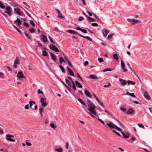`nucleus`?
Segmentation results:
<instances>
[{"label": "nucleus", "instance_id": "1", "mask_svg": "<svg viewBox=\"0 0 152 152\" xmlns=\"http://www.w3.org/2000/svg\"><path fill=\"white\" fill-rule=\"evenodd\" d=\"M87 102L88 103V107L89 108L87 109L89 111L88 113L94 117V116L91 113H93L94 115H96V112L95 110V106L93 102L91 101L89 99H87Z\"/></svg>", "mask_w": 152, "mask_h": 152}, {"label": "nucleus", "instance_id": "2", "mask_svg": "<svg viewBox=\"0 0 152 152\" xmlns=\"http://www.w3.org/2000/svg\"><path fill=\"white\" fill-rule=\"evenodd\" d=\"M5 9L6 10L4 11V12H2V15L5 17H7L6 14L5 13H7L8 15L11 16L12 14V9L11 7L10 6H6Z\"/></svg>", "mask_w": 152, "mask_h": 152}, {"label": "nucleus", "instance_id": "3", "mask_svg": "<svg viewBox=\"0 0 152 152\" xmlns=\"http://www.w3.org/2000/svg\"><path fill=\"white\" fill-rule=\"evenodd\" d=\"M107 125L110 129H115L119 131H121V129L120 128L118 127L115 124H113V123L110 121L109 123L107 124Z\"/></svg>", "mask_w": 152, "mask_h": 152}, {"label": "nucleus", "instance_id": "4", "mask_svg": "<svg viewBox=\"0 0 152 152\" xmlns=\"http://www.w3.org/2000/svg\"><path fill=\"white\" fill-rule=\"evenodd\" d=\"M49 47L50 49L53 50L55 52H57L58 53L59 52V50L58 48L54 45H50Z\"/></svg>", "mask_w": 152, "mask_h": 152}, {"label": "nucleus", "instance_id": "5", "mask_svg": "<svg viewBox=\"0 0 152 152\" xmlns=\"http://www.w3.org/2000/svg\"><path fill=\"white\" fill-rule=\"evenodd\" d=\"M17 77L18 79H20L21 78H25V77H24L23 74V72L22 71H20L19 72L17 75Z\"/></svg>", "mask_w": 152, "mask_h": 152}, {"label": "nucleus", "instance_id": "6", "mask_svg": "<svg viewBox=\"0 0 152 152\" xmlns=\"http://www.w3.org/2000/svg\"><path fill=\"white\" fill-rule=\"evenodd\" d=\"M16 58V59L15 60L14 64L13 65V67L15 68H16L17 67V64H19L20 62V60L18 58V57L17 56Z\"/></svg>", "mask_w": 152, "mask_h": 152}, {"label": "nucleus", "instance_id": "7", "mask_svg": "<svg viewBox=\"0 0 152 152\" xmlns=\"http://www.w3.org/2000/svg\"><path fill=\"white\" fill-rule=\"evenodd\" d=\"M121 65L122 70L124 72H125L127 71V70L125 68V65L122 60H121Z\"/></svg>", "mask_w": 152, "mask_h": 152}, {"label": "nucleus", "instance_id": "8", "mask_svg": "<svg viewBox=\"0 0 152 152\" xmlns=\"http://www.w3.org/2000/svg\"><path fill=\"white\" fill-rule=\"evenodd\" d=\"M6 139L10 142H15V140L11 137V135L9 134H7L6 136Z\"/></svg>", "mask_w": 152, "mask_h": 152}, {"label": "nucleus", "instance_id": "9", "mask_svg": "<svg viewBox=\"0 0 152 152\" xmlns=\"http://www.w3.org/2000/svg\"><path fill=\"white\" fill-rule=\"evenodd\" d=\"M119 81L120 82V83L121 84V85L122 86H125L127 84V82H126V81L124 80H123L122 79H119Z\"/></svg>", "mask_w": 152, "mask_h": 152}, {"label": "nucleus", "instance_id": "10", "mask_svg": "<svg viewBox=\"0 0 152 152\" xmlns=\"http://www.w3.org/2000/svg\"><path fill=\"white\" fill-rule=\"evenodd\" d=\"M130 22H132V24H134L137 23L138 22L140 21L139 20H136L135 19H129Z\"/></svg>", "mask_w": 152, "mask_h": 152}, {"label": "nucleus", "instance_id": "11", "mask_svg": "<svg viewBox=\"0 0 152 152\" xmlns=\"http://www.w3.org/2000/svg\"><path fill=\"white\" fill-rule=\"evenodd\" d=\"M50 54L51 57L52 59L55 62L57 60L56 56L53 53L51 52H50Z\"/></svg>", "mask_w": 152, "mask_h": 152}, {"label": "nucleus", "instance_id": "12", "mask_svg": "<svg viewBox=\"0 0 152 152\" xmlns=\"http://www.w3.org/2000/svg\"><path fill=\"white\" fill-rule=\"evenodd\" d=\"M144 96L145 98L147 100H150L151 99L150 96L148 92L145 91L144 93Z\"/></svg>", "mask_w": 152, "mask_h": 152}, {"label": "nucleus", "instance_id": "13", "mask_svg": "<svg viewBox=\"0 0 152 152\" xmlns=\"http://www.w3.org/2000/svg\"><path fill=\"white\" fill-rule=\"evenodd\" d=\"M85 94L86 96L90 98H91L92 96V95L90 94L89 92L87 90H85L84 91Z\"/></svg>", "mask_w": 152, "mask_h": 152}, {"label": "nucleus", "instance_id": "14", "mask_svg": "<svg viewBox=\"0 0 152 152\" xmlns=\"http://www.w3.org/2000/svg\"><path fill=\"white\" fill-rule=\"evenodd\" d=\"M67 31L68 33L72 34H77V35L78 34H79L77 32L72 30L69 29L67 30Z\"/></svg>", "mask_w": 152, "mask_h": 152}, {"label": "nucleus", "instance_id": "15", "mask_svg": "<svg viewBox=\"0 0 152 152\" xmlns=\"http://www.w3.org/2000/svg\"><path fill=\"white\" fill-rule=\"evenodd\" d=\"M67 70L69 72V74L72 76H74V73L73 72V71L70 69L69 67L67 66Z\"/></svg>", "mask_w": 152, "mask_h": 152}, {"label": "nucleus", "instance_id": "16", "mask_svg": "<svg viewBox=\"0 0 152 152\" xmlns=\"http://www.w3.org/2000/svg\"><path fill=\"white\" fill-rule=\"evenodd\" d=\"M14 11L17 13L19 15H22V12H20V9L18 8H14Z\"/></svg>", "mask_w": 152, "mask_h": 152}, {"label": "nucleus", "instance_id": "17", "mask_svg": "<svg viewBox=\"0 0 152 152\" xmlns=\"http://www.w3.org/2000/svg\"><path fill=\"white\" fill-rule=\"evenodd\" d=\"M42 41L44 42H46L48 41L47 37L46 36H45L44 34H43L42 36Z\"/></svg>", "mask_w": 152, "mask_h": 152}, {"label": "nucleus", "instance_id": "18", "mask_svg": "<svg viewBox=\"0 0 152 152\" xmlns=\"http://www.w3.org/2000/svg\"><path fill=\"white\" fill-rule=\"evenodd\" d=\"M76 29L77 30H79L80 31L83 32L86 34L87 33V31L84 29H82L79 27H77L76 28Z\"/></svg>", "mask_w": 152, "mask_h": 152}, {"label": "nucleus", "instance_id": "19", "mask_svg": "<svg viewBox=\"0 0 152 152\" xmlns=\"http://www.w3.org/2000/svg\"><path fill=\"white\" fill-rule=\"evenodd\" d=\"M89 77L92 79H98L99 77H97L96 74L91 75H90Z\"/></svg>", "mask_w": 152, "mask_h": 152}, {"label": "nucleus", "instance_id": "20", "mask_svg": "<svg viewBox=\"0 0 152 152\" xmlns=\"http://www.w3.org/2000/svg\"><path fill=\"white\" fill-rule=\"evenodd\" d=\"M78 35L80 37H82L84 38H86L88 40H89V41H92V39L89 37L88 36H83L82 35L80 34H78Z\"/></svg>", "mask_w": 152, "mask_h": 152}, {"label": "nucleus", "instance_id": "21", "mask_svg": "<svg viewBox=\"0 0 152 152\" xmlns=\"http://www.w3.org/2000/svg\"><path fill=\"white\" fill-rule=\"evenodd\" d=\"M64 58L67 61L68 63V64L70 66L72 67L73 65L72 64L71 62H70L69 60L67 57H66L65 56L64 57Z\"/></svg>", "mask_w": 152, "mask_h": 152}, {"label": "nucleus", "instance_id": "22", "mask_svg": "<svg viewBox=\"0 0 152 152\" xmlns=\"http://www.w3.org/2000/svg\"><path fill=\"white\" fill-rule=\"evenodd\" d=\"M134 112V110L131 108H129L126 112L127 114H132Z\"/></svg>", "mask_w": 152, "mask_h": 152}, {"label": "nucleus", "instance_id": "23", "mask_svg": "<svg viewBox=\"0 0 152 152\" xmlns=\"http://www.w3.org/2000/svg\"><path fill=\"white\" fill-rule=\"evenodd\" d=\"M103 35L105 37L107 36L109 32L107 29H104L103 30Z\"/></svg>", "mask_w": 152, "mask_h": 152}, {"label": "nucleus", "instance_id": "24", "mask_svg": "<svg viewBox=\"0 0 152 152\" xmlns=\"http://www.w3.org/2000/svg\"><path fill=\"white\" fill-rule=\"evenodd\" d=\"M18 22L17 26H19L20 25H21L22 24L21 20L18 18L16 20L14 21L15 22Z\"/></svg>", "mask_w": 152, "mask_h": 152}, {"label": "nucleus", "instance_id": "25", "mask_svg": "<svg viewBox=\"0 0 152 152\" xmlns=\"http://www.w3.org/2000/svg\"><path fill=\"white\" fill-rule=\"evenodd\" d=\"M75 84L77 87L79 88H82V86L80 83L78 81L75 82Z\"/></svg>", "mask_w": 152, "mask_h": 152}, {"label": "nucleus", "instance_id": "26", "mask_svg": "<svg viewBox=\"0 0 152 152\" xmlns=\"http://www.w3.org/2000/svg\"><path fill=\"white\" fill-rule=\"evenodd\" d=\"M64 57H61L59 59V63L62 64L63 62L64 63H66V62L65 61L64 59Z\"/></svg>", "mask_w": 152, "mask_h": 152}, {"label": "nucleus", "instance_id": "27", "mask_svg": "<svg viewBox=\"0 0 152 152\" xmlns=\"http://www.w3.org/2000/svg\"><path fill=\"white\" fill-rule=\"evenodd\" d=\"M126 94L129 95L131 96L133 98H135L136 97L135 96V95L134 93H130L129 92H126V94H124V95H126Z\"/></svg>", "mask_w": 152, "mask_h": 152}, {"label": "nucleus", "instance_id": "28", "mask_svg": "<svg viewBox=\"0 0 152 152\" xmlns=\"http://www.w3.org/2000/svg\"><path fill=\"white\" fill-rule=\"evenodd\" d=\"M87 20L89 22H95L96 21V20H95L93 18L90 17H88Z\"/></svg>", "mask_w": 152, "mask_h": 152}, {"label": "nucleus", "instance_id": "29", "mask_svg": "<svg viewBox=\"0 0 152 152\" xmlns=\"http://www.w3.org/2000/svg\"><path fill=\"white\" fill-rule=\"evenodd\" d=\"M39 110L40 114L41 115V116L42 117L43 115H42V113L44 111V109L42 107H41L39 108Z\"/></svg>", "mask_w": 152, "mask_h": 152}, {"label": "nucleus", "instance_id": "30", "mask_svg": "<svg viewBox=\"0 0 152 152\" xmlns=\"http://www.w3.org/2000/svg\"><path fill=\"white\" fill-rule=\"evenodd\" d=\"M113 58L116 59V60H118V55L117 54H114L113 55Z\"/></svg>", "mask_w": 152, "mask_h": 152}, {"label": "nucleus", "instance_id": "31", "mask_svg": "<svg viewBox=\"0 0 152 152\" xmlns=\"http://www.w3.org/2000/svg\"><path fill=\"white\" fill-rule=\"evenodd\" d=\"M65 81H66V83L70 87H71V84L70 83V81L69 80L67 79H66Z\"/></svg>", "mask_w": 152, "mask_h": 152}, {"label": "nucleus", "instance_id": "32", "mask_svg": "<svg viewBox=\"0 0 152 152\" xmlns=\"http://www.w3.org/2000/svg\"><path fill=\"white\" fill-rule=\"evenodd\" d=\"M59 67L60 68V69L62 70V72L63 73H65V69H64V67L61 65H59Z\"/></svg>", "mask_w": 152, "mask_h": 152}, {"label": "nucleus", "instance_id": "33", "mask_svg": "<svg viewBox=\"0 0 152 152\" xmlns=\"http://www.w3.org/2000/svg\"><path fill=\"white\" fill-rule=\"evenodd\" d=\"M0 7L2 9H4L5 8L4 5L1 1H0Z\"/></svg>", "mask_w": 152, "mask_h": 152}, {"label": "nucleus", "instance_id": "34", "mask_svg": "<svg viewBox=\"0 0 152 152\" xmlns=\"http://www.w3.org/2000/svg\"><path fill=\"white\" fill-rule=\"evenodd\" d=\"M127 82L128 83V85H129L130 84H131L132 85H134L135 84L134 82L131 80H128L127 81Z\"/></svg>", "mask_w": 152, "mask_h": 152}, {"label": "nucleus", "instance_id": "35", "mask_svg": "<svg viewBox=\"0 0 152 152\" xmlns=\"http://www.w3.org/2000/svg\"><path fill=\"white\" fill-rule=\"evenodd\" d=\"M78 101L82 104H83L84 105H86V104H85L83 101H82V100L80 98H79L78 99Z\"/></svg>", "mask_w": 152, "mask_h": 152}, {"label": "nucleus", "instance_id": "36", "mask_svg": "<svg viewBox=\"0 0 152 152\" xmlns=\"http://www.w3.org/2000/svg\"><path fill=\"white\" fill-rule=\"evenodd\" d=\"M54 150L58 152H61L63 151V149L61 148H60L58 149H55Z\"/></svg>", "mask_w": 152, "mask_h": 152}, {"label": "nucleus", "instance_id": "37", "mask_svg": "<svg viewBox=\"0 0 152 152\" xmlns=\"http://www.w3.org/2000/svg\"><path fill=\"white\" fill-rule=\"evenodd\" d=\"M121 134L123 135V136L124 137V138H128L129 137V136L128 135H126L125 133L123 132H122Z\"/></svg>", "mask_w": 152, "mask_h": 152}, {"label": "nucleus", "instance_id": "38", "mask_svg": "<svg viewBox=\"0 0 152 152\" xmlns=\"http://www.w3.org/2000/svg\"><path fill=\"white\" fill-rule=\"evenodd\" d=\"M96 100L103 107L104 106V104L99 100L98 98H96Z\"/></svg>", "mask_w": 152, "mask_h": 152}, {"label": "nucleus", "instance_id": "39", "mask_svg": "<svg viewBox=\"0 0 152 152\" xmlns=\"http://www.w3.org/2000/svg\"><path fill=\"white\" fill-rule=\"evenodd\" d=\"M24 34H25V36H26V37H27V38L28 39H31V37L30 35L29 34L27 33L26 32H24Z\"/></svg>", "mask_w": 152, "mask_h": 152}, {"label": "nucleus", "instance_id": "40", "mask_svg": "<svg viewBox=\"0 0 152 152\" xmlns=\"http://www.w3.org/2000/svg\"><path fill=\"white\" fill-rule=\"evenodd\" d=\"M29 104H30V107H31L33 105V104H35L36 103L35 102L33 101H31L29 102Z\"/></svg>", "mask_w": 152, "mask_h": 152}, {"label": "nucleus", "instance_id": "41", "mask_svg": "<svg viewBox=\"0 0 152 152\" xmlns=\"http://www.w3.org/2000/svg\"><path fill=\"white\" fill-rule=\"evenodd\" d=\"M42 54L43 56H46L48 55V53L46 51L43 50Z\"/></svg>", "mask_w": 152, "mask_h": 152}, {"label": "nucleus", "instance_id": "42", "mask_svg": "<svg viewBox=\"0 0 152 152\" xmlns=\"http://www.w3.org/2000/svg\"><path fill=\"white\" fill-rule=\"evenodd\" d=\"M13 26L19 33H20V34H21L22 33L20 31L16 26H15L14 25H13Z\"/></svg>", "mask_w": 152, "mask_h": 152}, {"label": "nucleus", "instance_id": "43", "mask_svg": "<svg viewBox=\"0 0 152 152\" xmlns=\"http://www.w3.org/2000/svg\"><path fill=\"white\" fill-rule=\"evenodd\" d=\"M42 103V106L43 107H45L47 105V104L46 102H44Z\"/></svg>", "mask_w": 152, "mask_h": 152}, {"label": "nucleus", "instance_id": "44", "mask_svg": "<svg viewBox=\"0 0 152 152\" xmlns=\"http://www.w3.org/2000/svg\"><path fill=\"white\" fill-rule=\"evenodd\" d=\"M120 109L121 110H122L123 112L126 113V110L125 108L123 107H121L120 108Z\"/></svg>", "mask_w": 152, "mask_h": 152}, {"label": "nucleus", "instance_id": "45", "mask_svg": "<svg viewBox=\"0 0 152 152\" xmlns=\"http://www.w3.org/2000/svg\"><path fill=\"white\" fill-rule=\"evenodd\" d=\"M98 60L100 62H102L104 61V59L103 58H98Z\"/></svg>", "mask_w": 152, "mask_h": 152}, {"label": "nucleus", "instance_id": "46", "mask_svg": "<svg viewBox=\"0 0 152 152\" xmlns=\"http://www.w3.org/2000/svg\"><path fill=\"white\" fill-rule=\"evenodd\" d=\"M113 70V69H111L110 68H107V69H104L103 70V71L105 72L107 71H111L112 70Z\"/></svg>", "mask_w": 152, "mask_h": 152}, {"label": "nucleus", "instance_id": "47", "mask_svg": "<svg viewBox=\"0 0 152 152\" xmlns=\"http://www.w3.org/2000/svg\"><path fill=\"white\" fill-rule=\"evenodd\" d=\"M30 23L34 27L35 26V23H34L33 21L32 20L30 21Z\"/></svg>", "mask_w": 152, "mask_h": 152}, {"label": "nucleus", "instance_id": "48", "mask_svg": "<svg viewBox=\"0 0 152 152\" xmlns=\"http://www.w3.org/2000/svg\"><path fill=\"white\" fill-rule=\"evenodd\" d=\"M29 31L31 33H34L35 31V29L33 28L29 29Z\"/></svg>", "mask_w": 152, "mask_h": 152}, {"label": "nucleus", "instance_id": "49", "mask_svg": "<svg viewBox=\"0 0 152 152\" xmlns=\"http://www.w3.org/2000/svg\"><path fill=\"white\" fill-rule=\"evenodd\" d=\"M17 4L15 2H12L11 3V6H13L14 7H16L17 6Z\"/></svg>", "mask_w": 152, "mask_h": 152}, {"label": "nucleus", "instance_id": "50", "mask_svg": "<svg viewBox=\"0 0 152 152\" xmlns=\"http://www.w3.org/2000/svg\"><path fill=\"white\" fill-rule=\"evenodd\" d=\"M91 25L93 26L97 27L98 26V24L96 23H94L91 24Z\"/></svg>", "mask_w": 152, "mask_h": 152}, {"label": "nucleus", "instance_id": "51", "mask_svg": "<svg viewBox=\"0 0 152 152\" xmlns=\"http://www.w3.org/2000/svg\"><path fill=\"white\" fill-rule=\"evenodd\" d=\"M138 126L140 127V128H142L143 129H145L144 126L142 124H138Z\"/></svg>", "mask_w": 152, "mask_h": 152}, {"label": "nucleus", "instance_id": "52", "mask_svg": "<svg viewBox=\"0 0 152 152\" xmlns=\"http://www.w3.org/2000/svg\"><path fill=\"white\" fill-rule=\"evenodd\" d=\"M77 77L79 78V79L80 80L81 82H83V79L78 74H77Z\"/></svg>", "mask_w": 152, "mask_h": 152}, {"label": "nucleus", "instance_id": "53", "mask_svg": "<svg viewBox=\"0 0 152 152\" xmlns=\"http://www.w3.org/2000/svg\"><path fill=\"white\" fill-rule=\"evenodd\" d=\"M25 142L26 144L28 146H31L32 145V144L30 142H27V140H26Z\"/></svg>", "mask_w": 152, "mask_h": 152}, {"label": "nucleus", "instance_id": "54", "mask_svg": "<svg viewBox=\"0 0 152 152\" xmlns=\"http://www.w3.org/2000/svg\"><path fill=\"white\" fill-rule=\"evenodd\" d=\"M97 119L101 123L103 124H105L104 122L103 121H102L101 119H100V118H98Z\"/></svg>", "mask_w": 152, "mask_h": 152}, {"label": "nucleus", "instance_id": "55", "mask_svg": "<svg viewBox=\"0 0 152 152\" xmlns=\"http://www.w3.org/2000/svg\"><path fill=\"white\" fill-rule=\"evenodd\" d=\"M50 126L52 128H54L56 127V126L54 125V124L52 123L50 124Z\"/></svg>", "mask_w": 152, "mask_h": 152}, {"label": "nucleus", "instance_id": "56", "mask_svg": "<svg viewBox=\"0 0 152 152\" xmlns=\"http://www.w3.org/2000/svg\"><path fill=\"white\" fill-rule=\"evenodd\" d=\"M84 18L83 17H82V16H80L78 19V21H81Z\"/></svg>", "mask_w": 152, "mask_h": 152}, {"label": "nucleus", "instance_id": "57", "mask_svg": "<svg viewBox=\"0 0 152 152\" xmlns=\"http://www.w3.org/2000/svg\"><path fill=\"white\" fill-rule=\"evenodd\" d=\"M0 77L2 78H4V74L2 72H0Z\"/></svg>", "mask_w": 152, "mask_h": 152}, {"label": "nucleus", "instance_id": "58", "mask_svg": "<svg viewBox=\"0 0 152 152\" xmlns=\"http://www.w3.org/2000/svg\"><path fill=\"white\" fill-rule=\"evenodd\" d=\"M112 131L114 133H115V134H117L119 136H121V135L120 134H119V133H118L117 132H116L115 130H112Z\"/></svg>", "mask_w": 152, "mask_h": 152}, {"label": "nucleus", "instance_id": "59", "mask_svg": "<svg viewBox=\"0 0 152 152\" xmlns=\"http://www.w3.org/2000/svg\"><path fill=\"white\" fill-rule=\"evenodd\" d=\"M38 94H43V93L42 91L40 89H39L38 90Z\"/></svg>", "mask_w": 152, "mask_h": 152}, {"label": "nucleus", "instance_id": "60", "mask_svg": "<svg viewBox=\"0 0 152 152\" xmlns=\"http://www.w3.org/2000/svg\"><path fill=\"white\" fill-rule=\"evenodd\" d=\"M58 14V17H60L61 18H63V16L62 14L61 13V12H60V14Z\"/></svg>", "mask_w": 152, "mask_h": 152}, {"label": "nucleus", "instance_id": "61", "mask_svg": "<svg viewBox=\"0 0 152 152\" xmlns=\"http://www.w3.org/2000/svg\"><path fill=\"white\" fill-rule=\"evenodd\" d=\"M24 25L27 28L29 27V24L26 22H25L24 23Z\"/></svg>", "mask_w": 152, "mask_h": 152}, {"label": "nucleus", "instance_id": "62", "mask_svg": "<svg viewBox=\"0 0 152 152\" xmlns=\"http://www.w3.org/2000/svg\"><path fill=\"white\" fill-rule=\"evenodd\" d=\"M49 38L50 41V42L53 44H55V42H54V41L50 37H49Z\"/></svg>", "mask_w": 152, "mask_h": 152}, {"label": "nucleus", "instance_id": "63", "mask_svg": "<svg viewBox=\"0 0 152 152\" xmlns=\"http://www.w3.org/2000/svg\"><path fill=\"white\" fill-rule=\"evenodd\" d=\"M77 38H76L75 39H73L72 40L73 42H76L77 41Z\"/></svg>", "mask_w": 152, "mask_h": 152}, {"label": "nucleus", "instance_id": "64", "mask_svg": "<svg viewBox=\"0 0 152 152\" xmlns=\"http://www.w3.org/2000/svg\"><path fill=\"white\" fill-rule=\"evenodd\" d=\"M88 64V61H86L84 63V64L85 66H86Z\"/></svg>", "mask_w": 152, "mask_h": 152}]
</instances>
